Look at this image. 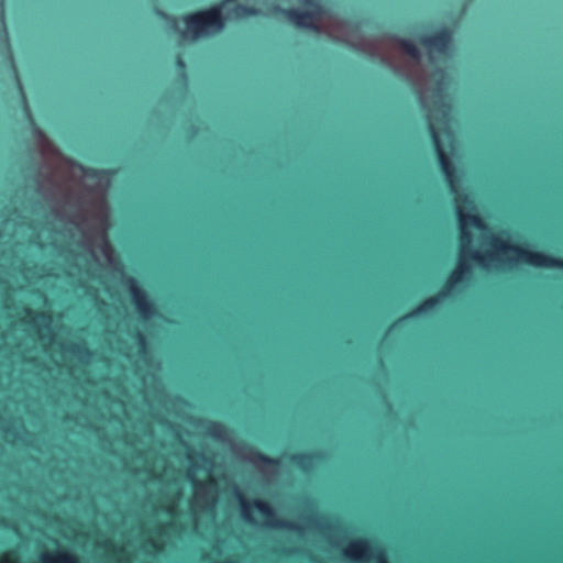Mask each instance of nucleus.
Instances as JSON below:
<instances>
[{"label": "nucleus", "mask_w": 563, "mask_h": 563, "mask_svg": "<svg viewBox=\"0 0 563 563\" xmlns=\"http://www.w3.org/2000/svg\"><path fill=\"white\" fill-rule=\"evenodd\" d=\"M73 177L80 176L85 194L78 196L75 190L79 184L73 178L60 183L56 175L47 179V184L40 183L38 191L51 205V214L41 228L34 224L18 223L13 227V245L11 266L23 276L29 284L37 279L48 278L53 275L45 268H32L30 263L19 257V252L26 249L45 250L51 246L57 249L60 243L69 242L77 245L95 257L91 243L86 233L87 208L86 198L93 200L103 212L106 209V195L110 187V173L108 170L85 169L81 165L69 166Z\"/></svg>", "instance_id": "f257e3e1"}, {"label": "nucleus", "mask_w": 563, "mask_h": 563, "mask_svg": "<svg viewBox=\"0 0 563 563\" xmlns=\"http://www.w3.org/2000/svg\"><path fill=\"white\" fill-rule=\"evenodd\" d=\"M413 81L421 107L427 112L429 131L440 161L441 168L450 185L451 191H456L454 167L444 152L441 143V132L451 142L453 140L450 131L451 104L446 100L444 90L446 87V75L441 69H435L432 78L418 77L409 78Z\"/></svg>", "instance_id": "f03ea898"}, {"label": "nucleus", "mask_w": 563, "mask_h": 563, "mask_svg": "<svg viewBox=\"0 0 563 563\" xmlns=\"http://www.w3.org/2000/svg\"><path fill=\"white\" fill-rule=\"evenodd\" d=\"M489 243L493 249L492 252L482 253L473 251L470 253L467 262L475 261L485 269L499 267L501 265L514 266L519 263H526L534 267H558L563 269V260L511 245L496 235L490 238Z\"/></svg>", "instance_id": "7ed1b4c3"}, {"label": "nucleus", "mask_w": 563, "mask_h": 563, "mask_svg": "<svg viewBox=\"0 0 563 563\" xmlns=\"http://www.w3.org/2000/svg\"><path fill=\"white\" fill-rule=\"evenodd\" d=\"M457 217L461 234L459 263L456 268L451 273L445 287L438 295L424 300L404 319L399 320L398 323L405 319L418 317L433 309L452 292L454 286L463 279L464 275L470 273L471 264L467 262V257L470 256V253L473 252L471 251L473 238L472 233L468 231V227L472 225L479 230H485L486 227L479 217L466 214L460 207H457Z\"/></svg>", "instance_id": "20e7f679"}, {"label": "nucleus", "mask_w": 563, "mask_h": 563, "mask_svg": "<svg viewBox=\"0 0 563 563\" xmlns=\"http://www.w3.org/2000/svg\"><path fill=\"white\" fill-rule=\"evenodd\" d=\"M233 5L229 15L236 19H243L250 15H256L260 10L242 4H236L233 0H223L221 5H216L207 11L196 12L185 18L186 30L180 32L181 38L187 40L190 34L191 41H196L201 36H210L220 33L224 27L222 19V7Z\"/></svg>", "instance_id": "39448f33"}, {"label": "nucleus", "mask_w": 563, "mask_h": 563, "mask_svg": "<svg viewBox=\"0 0 563 563\" xmlns=\"http://www.w3.org/2000/svg\"><path fill=\"white\" fill-rule=\"evenodd\" d=\"M396 43L399 47L402 48V51L413 58L416 62L420 58V52L418 47L409 40H401L397 36H385L380 41L375 42H368L364 38H360L356 42L349 41V44L356 51H360L364 54H367L369 56H378L380 57L382 62L384 64H388L393 69L398 73V69H396L390 63H388L386 56L384 55L383 51L385 47L389 46V44Z\"/></svg>", "instance_id": "423d86ee"}, {"label": "nucleus", "mask_w": 563, "mask_h": 563, "mask_svg": "<svg viewBox=\"0 0 563 563\" xmlns=\"http://www.w3.org/2000/svg\"><path fill=\"white\" fill-rule=\"evenodd\" d=\"M191 484L194 489L191 509L194 511L200 509L212 515L217 506L214 493L205 483L196 478H191Z\"/></svg>", "instance_id": "0eeeda50"}, {"label": "nucleus", "mask_w": 563, "mask_h": 563, "mask_svg": "<svg viewBox=\"0 0 563 563\" xmlns=\"http://www.w3.org/2000/svg\"><path fill=\"white\" fill-rule=\"evenodd\" d=\"M451 40L450 30L443 29L435 35L421 37L420 42L427 49L429 60L434 64L437 55H446Z\"/></svg>", "instance_id": "6e6552de"}, {"label": "nucleus", "mask_w": 563, "mask_h": 563, "mask_svg": "<svg viewBox=\"0 0 563 563\" xmlns=\"http://www.w3.org/2000/svg\"><path fill=\"white\" fill-rule=\"evenodd\" d=\"M128 285H129V289H130L131 296L133 298V301H134L140 314L145 320L151 319L154 316L155 310H154L152 303L148 301L145 291L137 285V282L134 278H129Z\"/></svg>", "instance_id": "1a4fd4ad"}, {"label": "nucleus", "mask_w": 563, "mask_h": 563, "mask_svg": "<svg viewBox=\"0 0 563 563\" xmlns=\"http://www.w3.org/2000/svg\"><path fill=\"white\" fill-rule=\"evenodd\" d=\"M278 10L284 13L296 26L318 30V25L314 23V20L321 14L320 9L314 12H300L297 9Z\"/></svg>", "instance_id": "9d476101"}, {"label": "nucleus", "mask_w": 563, "mask_h": 563, "mask_svg": "<svg viewBox=\"0 0 563 563\" xmlns=\"http://www.w3.org/2000/svg\"><path fill=\"white\" fill-rule=\"evenodd\" d=\"M168 530H169V526L159 525L154 534L146 536V541L144 544L145 551L151 554L161 552L166 544V541H167L166 534H167Z\"/></svg>", "instance_id": "9b49d317"}, {"label": "nucleus", "mask_w": 563, "mask_h": 563, "mask_svg": "<svg viewBox=\"0 0 563 563\" xmlns=\"http://www.w3.org/2000/svg\"><path fill=\"white\" fill-rule=\"evenodd\" d=\"M369 552V544L366 540H353L343 550V554L354 562H361L368 559Z\"/></svg>", "instance_id": "f8f14e48"}, {"label": "nucleus", "mask_w": 563, "mask_h": 563, "mask_svg": "<svg viewBox=\"0 0 563 563\" xmlns=\"http://www.w3.org/2000/svg\"><path fill=\"white\" fill-rule=\"evenodd\" d=\"M243 459L247 462H250L252 465H254L256 468H258L261 472H264L268 466L277 467L279 462L278 460L271 459L260 452L256 451H247Z\"/></svg>", "instance_id": "ddd939ff"}, {"label": "nucleus", "mask_w": 563, "mask_h": 563, "mask_svg": "<svg viewBox=\"0 0 563 563\" xmlns=\"http://www.w3.org/2000/svg\"><path fill=\"white\" fill-rule=\"evenodd\" d=\"M166 488L167 492H163L164 498L167 501V505H165L164 508L168 515L173 516L176 501L181 497V487L177 479H173Z\"/></svg>", "instance_id": "4468645a"}, {"label": "nucleus", "mask_w": 563, "mask_h": 563, "mask_svg": "<svg viewBox=\"0 0 563 563\" xmlns=\"http://www.w3.org/2000/svg\"><path fill=\"white\" fill-rule=\"evenodd\" d=\"M234 494H235V497L241 507L242 518L251 525H256L257 521H256L255 517L253 516L251 503L246 499V497L240 489L236 488Z\"/></svg>", "instance_id": "2eb2a0df"}, {"label": "nucleus", "mask_w": 563, "mask_h": 563, "mask_svg": "<svg viewBox=\"0 0 563 563\" xmlns=\"http://www.w3.org/2000/svg\"><path fill=\"white\" fill-rule=\"evenodd\" d=\"M42 563H78L75 556L65 552H58L56 554L51 552H43L40 555Z\"/></svg>", "instance_id": "dca6fc26"}, {"label": "nucleus", "mask_w": 563, "mask_h": 563, "mask_svg": "<svg viewBox=\"0 0 563 563\" xmlns=\"http://www.w3.org/2000/svg\"><path fill=\"white\" fill-rule=\"evenodd\" d=\"M264 525L269 528H276V529H287V530H292V531L300 530V527L297 523L289 521V520L278 519V518L274 519L273 521H265Z\"/></svg>", "instance_id": "f3484780"}, {"label": "nucleus", "mask_w": 563, "mask_h": 563, "mask_svg": "<svg viewBox=\"0 0 563 563\" xmlns=\"http://www.w3.org/2000/svg\"><path fill=\"white\" fill-rule=\"evenodd\" d=\"M70 352L80 361L84 363H88L91 358L90 351L80 344H73L70 346Z\"/></svg>", "instance_id": "a211bd4d"}, {"label": "nucleus", "mask_w": 563, "mask_h": 563, "mask_svg": "<svg viewBox=\"0 0 563 563\" xmlns=\"http://www.w3.org/2000/svg\"><path fill=\"white\" fill-rule=\"evenodd\" d=\"M254 506L263 516L266 517V521H273L277 518L273 508L267 503L255 500Z\"/></svg>", "instance_id": "6ab92c4d"}, {"label": "nucleus", "mask_w": 563, "mask_h": 563, "mask_svg": "<svg viewBox=\"0 0 563 563\" xmlns=\"http://www.w3.org/2000/svg\"><path fill=\"white\" fill-rule=\"evenodd\" d=\"M144 459V471L147 473L148 478L153 479L154 482H157L158 484H162L165 481V478H167V475L161 474L155 466H152L147 463V457Z\"/></svg>", "instance_id": "aec40b11"}, {"label": "nucleus", "mask_w": 563, "mask_h": 563, "mask_svg": "<svg viewBox=\"0 0 563 563\" xmlns=\"http://www.w3.org/2000/svg\"><path fill=\"white\" fill-rule=\"evenodd\" d=\"M34 321H36V323L38 322L43 327V329L47 332L48 341L51 342L53 340V332H52V328H51V324H52L51 317L42 313L37 318H35Z\"/></svg>", "instance_id": "412c9836"}, {"label": "nucleus", "mask_w": 563, "mask_h": 563, "mask_svg": "<svg viewBox=\"0 0 563 563\" xmlns=\"http://www.w3.org/2000/svg\"><path fill=\"white\" fill-rule=\"evenodd\" d=\"M292 460L303 470H309L312 465V456L307 454H296Z\"/></svg>", "instance_id": "4be33fe9"}, {"label": "nucleus", "mask_w": 563, "mask_h": 563, "mask_svg": "<svg viewBox=\"0 0 563 563\" xmlns=\"http://www.w3.org/2000/svg\"><path fill=\"white\" fill-rule=\"evenodd\" d=\"M33 134L36 137L42 151H49V144L44 133L36 126L33 128Z\"/></svg>", "instance_id": "5701e85b"}, {"label": "nucleus", "mask_w": 563, "mask_h": 563, "mask_svg": "<svg viewBox=\"0 0 563 563\" xmlns=\"http://www.w3.org/2000/svg\"><path fill=\"white\" fill-rule=\"evenodd\" d=\"M101 241H102V245H101V252L102 254L104 255V257L110 261V257H111V246L109 245L107 239H106V233L104 231H102L101 233Z\"/></svg>", "instance_id": "b1692460"}, {"label": "nucleus", "mask_w": 563, "mask_h": 563, "mask_svg": "<svg viewBox=\"0 0 563 563\" xmlns=\"http://www.w3.org/2000/svg\"><path fill=\"white\" fill-rule=\"evenodd\" d=\"M157 14L166 20H168L169 22V25L170 27L174 30V31H178L179 30V21L175 18L173 19H169L165 13H163L162 11H157Z\"/></svg>", "instance_id": "393cba45"}, {"label": "nucleus", "mask_w": 563, "mask_h": 563, "mask_svg": "<svg viewBox=\"0 0 563 563\" xmlns=\"http://www.w3.org/2000/svg\"><path fill=\"white\" fill-rule=\"evenodd\" d=\"M210 433L216 438H221L222 437V426L219 423L213 424L210 430Z\"/></svg>", "instance_id": "a878e982"}, {"label": "nucleus", "mask_w": 563, "mask_h": 563, "mask_svg": "<svg viewBox=\"0 0 563 563\" xmlns=\"http://www.w3.org/2000/svg\"><path fill=\"white\" fill-rule=\"evenodd\" d=\"M137 340L140 342V345L141 347L144 350L145 349V338L142 333H137Z\"/></svg>", "instance_id": "bb28decb"}, {"label": "nucleus", "mask_w": 563, "mask_h": 563, "mask_svg": "<svg viewBox=\"0 0 563 563\" xmlns=\"http://www.w3.org/2000/svg\"><path fill=\"white\" fill-rule=\"evenodd\" d=\"M177 65L179 66V68L184 69L185 68V62L183 60V58H178L177 60Z\"/></svg>", "instance_id": "cd10ccee"}, {"label": "nucleus", "mask_w": 563, "mask_h": 563, "mask_svg": "<svg viewBox=\"0 0 563 563\" xmlns=\"http://www.w3.org/2000/svg\"><path fill=\"white\" fill-rule=\"evenodd\" d=\"M378 563H387L384 554L379 555Z\"/></svg>", "instance_id": "c85d7f7f"}, {"label": "nucleus", "mask_w": 563, "mask_h": 563, "mask_svg": "<svg viewBox=\"0 0 563 563\" xmlns=\"http://www.w3.org/2000/svg\"><path fill=\"white\" fill-rule=\"evenodd\" d=\"M24 111H25L26 117L31 120V114H30V111L26 106H24Z\"/></svg>", "instance_id": "c756f323"}, {"label": "nucleus", "mask_w": 563, "mask_h": 563, "mask_svg": "<svg viewBox=\"0 0 563 563\" xmlns=\"http://www.w3.org/2000/svg\"><path fill=\"white\" fill-rule=\"evenodd\" d=\"M11 228V221L5 222V229L9 230Z\"/></svg>", "instance_id": "7c9ffc66"}, {"label": "nucleus", "mask_w": 563, "mask_h": 563, "mask_svg": "<svg viewBox=\"0 0 563 563\" xmlns=\"http://www.w3.org/2000/svg\"><path fill=\"white\" fill-rule=\"evenodd\" d=\"M75 262H76V266H79V257L78 256L75 258Z\"/></svg>", "instance_id": "2f4dec72"}, {"label": "nucleus", "mask_w": 563, "mask_h": 563, "mask_svg": "<svg viewBox=\"0 0 563 563\" xmlns=\"http://www.w3.org/2000/svg\"><path fill=\"white\" fill-rule=\"evenodd\" d=\"M67 274H68L69 276H73V275H74L73 271H68V272H67Z\"/></svg>", "instance_id": "473e14b6"}]
</instances>
